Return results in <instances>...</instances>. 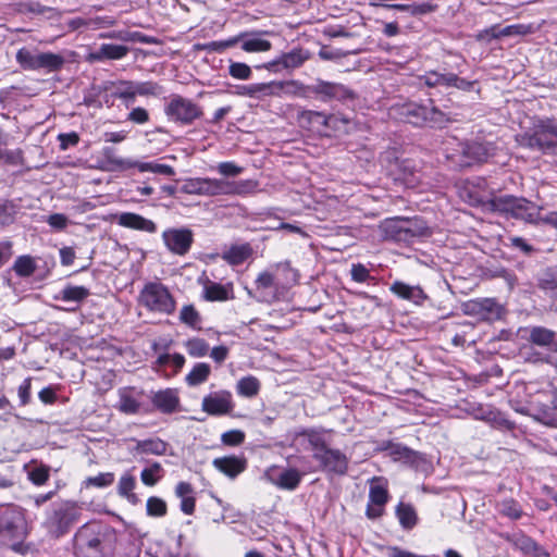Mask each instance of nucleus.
Returning a JSON list of instances; mask_svg holds the SVG:
<instances>
[{
    "label": "nucleus",
    "mask_w": 557,
    "mask_h": 557,
    "mask_svg": "<svg viewBox=\"0 0 557 557\" xmlns=\"http://www.w3.org/2000/svg\"><path fill=\"white\" fill-rule=\"evenodd\" d=\"M293 445L297 448L311 450L313 459L329 474L345 475L348 471V457L339 449L329 448L322 432L315 430L298 432Z\"/></svg>",
    "instance_id": "obj_1"
},
{
    "label": "nucleus",
    "mask_w": 557,
    "mask_h": 557,
    "mask_svg": "<svg viewBox=\"0 0 557 557\" xmlns=\"http://www.w3.org/2000/svg\"><path fill=\"white\" fill-rule=\"evenodd\" d=\"M114 534L107 524L89 522L81 527L74 537L77 557H109L113 549Z\"/></svg>",
    "instance_id": "obj_2"
},
{
    "label": "nucleus",
    "mask_w": 557,
    "mask_h": 557,
    "mask_svg": "<svg viewBox=\"0 0 557 557\" xmlns=\"http://www.w3.org/2000/svg\"><path fill=\"white\" fill-rule=\"evenodd\" d=\"M486 206L491 211L498 212L505 218H512L531 224L542 223V207L525 198L509 195L498 196L490 199Z\"/></svg>",
    "instance_id": "obj_3"
},
{
    "label": "nucleus",
    "mask_w": 557,
    "mask_h": 557,
    "mask_svg": "<svg viewBox=\"0 0 557 557\" xmlns=\"http://www.w3.org/2000/svg\"><path fill=\"white\" fill-rule=\"evenodd\" d=\"M518 141L522 147L557 154V121L554 117L537 120L529 132L519 136Z\"/></svg>",
    "instance_id": "obj_4"
},
{
    "label": "nucleus",
    "mask_w": 557,
    "mask_h": 557,
    "mask_svg": "<svg viewBox=\"0 0 557 557\" xmlns=\"http://www.w3.org/2000/svg\"><path fill=\"white\" fill-rule=\"evenodd\" d=\"M27 535V522L17 506L0 509V544L16 549Z\"/></svg>",
    "instance_id": "obj_5"
},
{
    "label": "nucleus",
    "mask_w": 557,
    "mask_h": 557,
    "mask_svg": "<svg viewBox=\"0 0 557 557\" xmlns=\"http://www.w3.org/2000/svg\"><path fill=\"white\" fill-rule=\"evenodd\" d=\"M81 516V507L71 500H60L47 511L45 525L50 534L60 537L67 533Z\"/></svg>",
    "instance_id": "obj_6"
},
{
    "label": "nucleus",
    "mask_w": 557,
    "mask_h": 557,
    "mask_svg": "<svg viewBox=\"0 0 557 557\" xmlns=\"http://www.w3.org/2000/svg\"><path fill=\"white\" fill-rule=\"evenodd\" d=\"M139 304L151 312L171 314L175 300L166 286L159 282L147 283L139 294Z\"/></svg>",
    "instance_id": "obj_7"
},
{
    "label": "nucleus",
    "mask_w": 557,
    "mask_h": 557,
    "mask_svg": "<svg viewBox=\"0 0 557 557\" xmlns=\"http://www.w3.org/2000/svg\"><path fill=\"white\" fill-rule=\"evenodd\" d=\"M403 116L414 126L442 127L449 117L443 111L430 104L407 103L401 109Z\"/></svg>",
    "instance_id": "obj_8"
},
{
    "label": "nucleus",
    "mask_w": 557,
    "mask_h": 557,
    "mask_svg": "<svg viewBox=\"0 0 557 557\" xmlns=\"http://www.w3.org/2000/svg\"><path fill=\"white\" fill-rule=\"evenodd\" d=\"M164 113L172 122L190 125L201 117L202 109L191 99L180 95H172L165 104Z\"/></svg>",
    "instance_id": "obj_9"
},
{
    "label": "nucleus",
    "mask_w": 557,
    "mask_h": 557,
    "mask_svg": "<svg viewBox=\"0 0 557 557\" xmlns=\"http://www.w3.org/2000/svg\"><path fill=\"white\" fill-rule=\"evenodd\" d=\"M103 156L109 170L111 171H125L128 169L137 168L140 172H151L165 176L175 175V170L168 164L158 162H139L133 159H124L114 153L112 148H106Z\"/></svg>",
    "instance_id": "obj_10"
},
{
    "label": "nucleus",
    "mask_w": 557,
    "mask_h": 557,
    "mask_svg": "<svg viewBox=\"0 0 557 557\" xmlns=\"http://www.w3.org/2000/svg\"><path fill=\"white\" fill-rule=\"evenodd\" d=\"M198 191L203 195H245L256 188L252 181L231 182L226 180L202 178L197 182Z\"/></svg>",
    "instance_id": "obj_11"
},
{
    "label": "nucleus",
    "mask_w": 557,
    "mask_h": 557,
    "mask_svg": "<svg viewBox=\"0 0 557 557\" xmlns=\"http://www.w3.org/2000/svg\"><path fill=\"white\" fill-rule=\"evenodd\" d=\"M311 94L324 102L339 101L346 103L356 98V94L349 87L334 82L318 79L309 87Z\"/></svg>",
    "instance_id": "obj_12"
},
{
    "label": "nucleus",
    "mask_w": 557,
    "mask_h": 557,
    "mask_svg": "<svg viewBox=\"0 0 557 557\" xmlns=\"http://www.w3.org/2000/svg\"><path fill=\"white\" fill-rule=\"evenodd\" d=\"M388 498L389 494L386 480L379 476L372 478L370 482L369 502L366 509V516L371 520L382 517Z\"/></svg>",
    "instance_id": "obj_13"
},
{
    "label": "nucleus",
    "mask_w": 557,
    "mask_h": 557,
    "mask_svg": "<svg viewBox=\"0 0 557 557\" xmlns=\"http://www.w3.org/2000/svg\"><path fill=\"white\" fill-rule=\"evenodd\" d=\"M162 239L165 247L175 255L185 256L193 243L194 234L189 228H168L162 233Z\"/></svg>",
    "instance_id": "obj_14"
},
{
    "label": "nucleus",
    "mask_w": 557,
    "mask_h": 557,
    "mask_svg": "<svg viewBox=\"0 0 557 557\" xmlns=\"http://www.w3.org/2000/svg\"><path fill=\"white\" fill-rule=\"evenodd\" d=\"M462 166H470L488 160L495 153V146L487 141H468L460 145Z\"/></svg>",
    "instance_id": "obj_15"
},
{
    "label": "nucleus",
    "mask_w": 557,
    "mask_h": 557,
    "mask_svg": "<svg viewBox=\"0 0 557 557\" xmlns=\"http://www.w3.org/2000/svg\"><path fill=\"white\" fill-rule=\"evenodd\" d=\"M201 407L203 411L211 416H223L233 410L234 404L231 393L221 391L205 396Z\"/></svg>",
    "instance_id": "obj_16"
},
{
    "label": "nucleus",
    "mask_w": 557,
    "mask_h": 557,
    "mask_svg": "<svg viewBox=\"0 0 557 557\" xmlns=\"http://www.w3.org/2000/svg\"><path fill=\"white\" fill-rule=\"evenodd\" d=\"M422 79L429 87L444 86L456 87L461 90H469L473 85L472 82L461 78L454 73H440L437 71L426 72Z\"/></svg>",
    "instance_id": "obj_17"
},
{
    "label": "nucleus",
    "mask_w": 557,
    "mask_h": 557,
    "mask_svg": "<svg viewBox=\"0 0 557 557\" xmlns=\"http://www.w3.org/2000/svg\"><path fill=\"white\" fill-rule=\"evenodd\" d=\"M465 312L483 320H495L500 318L502 307L492 298H483L466 302Z\"/></svg>",
    "instance_id": "obj_18"
},
{
    "label": "nucleus",
    "mask_w": 557,
    "mask_h": 557,
    "mask_svg": "<svg viewBox=\"0 0 557 557\" xmlns=\"http://www.w3.org/2000/svg\"><path fill=\"white\" fill-rule=\"evenodd\" d=\"M389 290L398 298L412 302L416 306H423L429 299V296L420 285H409L403 281L393 282Z\"/></svg>",
    "instance_id": "obj_19"
},
{
    "label": "nucleus",
    "mask_w": 557,
    "mask_h": 557,
    "mask_svg": "<svg viewBox=\"0 0 557 557\" xmlns=\"http://www.w3.org/2000/svg\"><path fill=\"white\" fill-rule=\"evenodd\" d=\"M198 282L203 287L202 297L207 301H225L232 298V284L222 285L212 282L208 276L199 277Z\"/></svg>",
    "instance_id": "obj_20"
},
{
    "label": "nucleus",
    "mask_w": 557,
    "mask_h": 557,
    "mask_svg": "<svg viewBox=\"0 0 557 557\" xmlns=\"http://www.w3.org/2000/svg\"><path fill=\"white\" fill-rule=\"evenodd\" d=\"M403 243L405 244H411L418 238H424L432 235L431 228L420 216L403 219Z\"/></svg>",
    "instance_id": "obj_21"
},
{
    "label": "nucleus",
    "mask_w": 557,
    "mask_h": 557,
    "mask_svg": "<svg viewBox=\"0 0 557 557\" xmlns=\"http://www.w3.org/2000/svg\"><path fill=\"white\" fill-rule=\"evenodd\" d=\"M153 406L162 413H173L180 408V396L176 389L165 388L156 392L151 397Z\"/></svg>",
    "instance_id": "obj_22"
},
{
    "label": "nucleus",
    "mask_w": 557,
    "mask_h": 557,
    "mask_svg": "<svg viewBox=\"0 0 557 557\" xmlns=\"http://www.w3.org/2000/svg\"><path fill=\"white\" fill-rule=\"evenodd\" d=\"M394 460L418 467L424 461L423 455L399 443L387 442L384 447Z\"/></svg>",
    "instance_id": "obj_23"
},
{
    "label": "nucleus",
    "mask_w": 557,
    "mask_h": 557,
    "mask_svg": "<svg viewBox=\"0 0 557 557\" xmlns=\"http://www.w3.org/2000/svg\"><path fill=\"white\" fill-rule=\"evenodd\" d=\"M117 224L126 228L147 232L150 234L156 233L158 230L157 224L153 221L133 212H123L119 214Z\"/></svg>",
    "instance_id": "obj_24"
},
{
    "label": "nucleus",
    "mask_w": 557,
    "mask_h": 557,
    "mask_svg": "<svg viewBox=\"0 0 557 557\" xmlns=\"http://www.w3.org/2000/svg\"><path fill=\"white\" fill-rule=\"evenodd\" d=\"M212 465L220 472L224 473L231 479H234L246 470L247 461L244 457L225 456L215 458Z\"/></svg>",
    "instance_id": "obj_25"
},
{
    "label": "nucleus",
    "mask_w": 557,
    "mask_h": 557,
    "mask_svg": "<svg viewBox=\"0 0 557 557\" xmlns=\"http://www.w3.org/2000/svg\"><path fill=\"white\" fill-rule=\"evenodd\" d=\"M125 45L103 44L97 50L89 53L90 61L120 60L128 53Z\"/></svg>",
    "instance_id": "obj_26"
},
{
    "label": "nucleus",
    "mask_w": 557,
    "mask_h": 557,
    "mask_svg": "<svg viewBox=\"0 0 557 557\" xmlns=\"http://www.w3.org/2000/svg\"><path fill=\"white\" fill-rule=\"evenodd\" d=\"M395 515L404 530H412L419 521L414 507L409 503L400 502L395 508Z\"/></svg>",
    "instance_id": "obj_27"
},
{
    "label": "nucleus",
    "mask_w": 557,
    "mask_h": 557,
    "mask_svg": "<svg viewBox=\"0 0 557 557\" xmlns=\"http://www.w3.org/2000/svg\"><path fill=\"white\" fill-rule=\"evenodd\" d=\"M252 255V248L249 244L232 245L227 250L223 251L222 258L232 265L244 263Z\"/></svg>",
    "instance_id": "obj_28"
},
{
    "label": "nucleus",
    "mask_w": 557,
    "mask_h": 557,
    "mask_svg": "<svg viewBox=\"0 0 557 557\" xmlns=\"http://www.w3.org/2000/svg\"><path fill=\"white\" fill-rule=\"evenodd\" d=\"M194 488L188 482H180L175 487V495L181 498V510L186 515L195 511L196 499L193 496Z\"/></svg>",
    "instance_id": "obj_29"
},
{
    "label": "nucleus",
    "mask_w": 557,
    "mask_h": 557,
    "mask_svg": "<svg viewBox=\"0 0 557 557\" xmlns=\"http://www.w3.org/2000/svg\"><path fill=\"white\" fill-rule=\"evenodd\" d=\"M530 416L540 423L549 426L557 428V410L554 406L540 405L533 406L530 409Z\"/></svg>",
    "instance_id": "obj_30"
},
{
    "label": "nucleus",
    "mask_w": 557,
    "mask_h": 557,
    "mask_svg": "<svg viewBox=\"0 0 557 557\" xmlns=\"http://www.w3.org/2000/svg\"><path fill=\"white\" fill-rule=\"evenodd\" d=\"M89 295V289L84 286L66 285L58 295L54 296V299L65 302H75L78 305Z\"/></svg>",
    "instance_id": "obj_31"
},
{
    "label": "nucleus",
    "mask_w": 557,
    "mask_h": 557,
    "mask_svg": "<svg viewBox=\"0 0 557 557\" xmlns=\"http://www.w3.org/2000/svg\"><path fill=\"white\" fill-rule=\"evenodd\" d=\"M380 230L384 239L403 243V219H387L381 224Z\"/></svg>",
    "instance_id": "obj_32"
},
{
    "label": "nucleus",
    "mask_w": 557,
    "mask_h": 557,
    "mask_svg": "<svg viewBox=\"0 0 557 557\" xmlns=\"http://www.w3.org/2000/svg\"><path fill=\"white\" fill-rule=\"evenodd\" d=\"M330 116L318 111H301L298 115L299 124L302 127L320 131L321 126H326Z\"/></svg>",
    "instance_id": "obj_33"
},
{
    "label": "nucleus",
    "mask_w": 557,
    "mask_h": 557,
    "mask_svg": "<svg viewBox=\"0 0 557 557\" xmlns=\"http://www.w3.org/2000/svg\"><path fill=\"white\" fill-rule=\"evenodd\" d=\"M274 275L269 272L260 273L256 280L257 290L262 300L269 301L270 298H275L276 286L274 283Z\"/></svg>",
    "instance_id": "obj_34"
},
{
    "label": "nucleus",
    "mask_w": 557,
    "mask_h": 557,
    "mask_svg": "<svg viewBox=\"0 0 557 557\" xmlns=\"http://www.w3.org/2000/svg\"><path fill=\"white\" fill-rule=\"evenodd\" d=\"M37 61V71L46 72L59 71L65 63L63 55L52 52H39Z\"/></svg>",
    "instance_id": "obj_35"
},
{
    "label": "nucleus",
    "mask_w": 557,
    "mask_h": 557,
    "mask_svg": "<svg viewBox=\"0 0 557 557\" xmlns=\"http://www.w3.org/2000/svg\"><path fill=\"white\" fill-rule=\"evenodd\" d=\"M506 540L510 542L516 548L520 549L527 555L536 556L541 550L540 545L533 539L525 535L524 533L507 536Z\"/></svg>",
    "instance_id": "obj_36"
},
{
    "label": "nucleus",
    "mask_w": 557,
    "mask_h": 557,
    "mask_svg": "<svg viewBox=\"0 0 557 557\" xmlns=\"http://www.w3.org/2000/svg\"><path fill=\"white\" fill-rule=\"evenodd\" d=\"M168 443L160 438H149L138 441L136 451L138 454L163 456L166 454Z\"/></svg>",
    "instance_id": "obj_37"
},
{
    "label": "nucleus",
    "mask_w": 557,
    "mask_h": 557,
    "mask_svg": "<svg viewBox=\"0 0 557 557\" xmlns=\"http://www.w3.org/2000/svg\"><path fill=\"white\" fill-rule=\"evenodd\" d=\"M536 29L533 28L532 25H508L505 27H500L499 25H494L488 29L484 30L483 35H528L531 33H535Z\"/></svg>",
    "instance_id": "obj_38"
},
{
    "label": "nucleus",
    "mask_w": 557,
    "mask_h": 557,
    "mask_svg": "<svg viewBox=\"0 0 557 557\" xmlns=\"http://www.w3.org/2000/svg\"><path fill=\"white\" fill-rule=\"evenodd\" d=\"M211 374V367L206 362H198L186 375L185 381L188 386H198L205 383Z\"/></svg>",
    "instance_id": "obj_39"
},
{
    "label": "nucleus",
    "mask_w": 557,
    "mask_h": 557,
    "mask_svg": "<svg viewBox=\"0 0 557 557\" xmlns=\"http://www.w3.org/2000/svg\"><path fill=\"white\" fill-rule=\"evenodd\" d=\"M135 486L136 479L129 473H124L120 478L117 484V493L120 494V496L125 497L129 503L135 505L138 503V497L136 496V494L133 493Z\"/></svg>",
    "instance_id": "obj_40"
},
{
    "label": "nucleus",
    "mask_w": 557,
    "mask_h": 557,
    "mask_svg": "<svg viewBox=\"0 0 557 557\" xmlns=\"http://www.w3.org/2000/svg\"><path fill=\"white\" fill-rule=\"evenodd\" d=\"M164 475V469L160 462L153 461L144 468L140 473L141 482L147 486H154Z\"/></svg>",
    "instance_id": "obj_41"
},
{
    "label": "nucleus",
    "mask_w": 557,
    "mask_h": 557,
    "mask_svg": "<svg viewBox=\"0 0 557 557\" xmlns=\"http://www.w3.org/2000/svg\"><path fill=\"white\" fill-rule=\"evenodd\" d=\"M38 54L36 49L22 48L16 53V61L23 70L37 71Z\"/></svg>",
    "instance_id": "obj_42"
},
{
    "label": "nucleus",
    "mask_w": 557,
    "mask_h": 557,
    "mask_svg": "<svg viewBox=\"0 0 557 557\" xmlns=\"http://www.w3.org/2000/svg\"><path fill=\"white\" fill-rule=\"evenodd\" d=\"M20 206L14 200L0 199V226H7L14 222Z\"/></svg>",
    "instance_id": "obj_43"
},
{
    "label": "nucleus",
    "mask_w": 557,
    "mask_h": 557,
    "mask_svg": "<svg viewBox=\"0 0 557 557\" xmlns=\"http://www.w3.org/2000/svg\"><path fill=\"white\" fill-rule=\"evenodd\" d=\"M260 382L252 375L242 377L236 385L238 395L243 397L251 398L259 393Z\"/></svg>",
    "instance_id": "obj_44"
},
{
    "label": "nucleus",
    "mask_w": 557,
    "mask_h": 557,
    "mask_svg": "<svg viewBox=\"0 0 557 557\" xmlns=\"http://www.w3.org/2000/svg\"><path fill=\"white\" fill-rule=\"evenodd\" d=\"M180 321L194 330H201V315L194 305H185L180 311Z\"/></svg>",
    "instance_id": "obj_45"
},
{
    "label": "nucleus",
    "mask_w": 557,
    "mask_h": 557,
    "mask_svg": "<svg viewBox=\"0 0 557 557\" xmlns=\"http://www.w3.org/2000/svg\"><path fill=\"white\" fill-rule=\"evenodd\" d=\"M117 409L126 414H136L139 412L140 403L131 394L129 391L122 389L120 391Z\"/></svg>",
    "instance_id": "obj_46"
},
{
    "label": "nucleus",
    "mask_w": 557,
    "mask_h": 557,
    "mask_svg": "<svg viewBox=\"0 0 557 557\" xmlns=\"http://www.w3.org/2000/svg\"><path fill=\"white\" fill-rule=\"evenodd\" d=\"M498 512L511 520H518L522 517V508L520 504L513 498H505L497 505Z\"/></svg>",
    "instance_id": "obj_47"
},
{
    "label": "nucleus",
    "mask_w": 557,
    "mask_h": 557,
    "mask_svg": "<svg viewBox=\"0 0 557 557\" xmlns=\"http://www.w3.org/2000/svg\"><path fill=\"white\" fill-rule=\"evenodd\" d=\"M185 348L189 356L194 358H202L208 355L210 347L209 344L199 337H193L186 341Z\"/></svg>",
    "instance_id": "obj_48"
},
{
    "label": "nucleus",
    "mask_w": 557,
    "mask_h": 557,
    "mask_svg": "<svg viewBox=\"0 0 557 557\" xmlns=\"http://www.w3.org/2000/svg\"><path fill=\"white\" fill-rule=\"evenodd\" d=\"M307 59H309L308 51L295 49L281 55V65L294 69L300 66Z\"/></svg>",
    "instance_id": "obj_49"
},
{
    "label": "nucleus",
    "mask_w": 557,
    "mask_h": 557,
    "mask_svg": "<svg viewBox=\"0 0 557 557\" xmlns=\"http://www.w3.org/2000/svg\"><path fill=\"white\" fill-rule=\"evenodd\" d=\"M481 414L479 416L480 419L490 421L498 426L511 430L513 429L515 424L506 419L502 412L492 410L490 408L487 409H481Z\"/></svg>",
    "instance_id": "obj_50"
},
{
    "label": "nucleus",
    "mask_w": 557,
    "mask_h": 557,
    "mask_svg": "<svg viewBox=\"0 0 557 557\" xmlns=\"http://www.w3.org/2000/svg\"><path fill=\"white\" fill-rule=\"evenodd\" d=\"M13 269L18 276L27 277L35 272L36 263L30 256H21L15 260Z\"/></svg>",
    "instance_id": "obj_51"
},
{
    "label": "nucleus",
    "mask_w": 557,
    "mask_h": 557,
    "mask_svg": "<svg viewBox=\"0 0 557 557\" xmlns=\"http://www.w3.org/2000/svg\"><path fill=\"white\" fill-rule=\"evenodd\" d=\"M300 274L289 262L281 263V287H292L299 282Z\"/></svg>",
    "instance_id": "obj_52"
},
{
    "label": "nucleus",
    "mask_w": 557,
    "mask_h": 557,
    "mask_svg": "<svg viewBox=\"0 0 557 557\" xmlns=\"http://www.w3.org/2000/svg\"><path fill=\"white\" fill-rule=\"evenodd\" d=\"M147 515L150 517H164L168 512L166 503L157 496H151L146 504Z\"/></svg>",
    "instance_id": "obj_53"
},
{
    "label": "nucleus",
    "mask_w": 557,
    "mask_h": 557,
    "mask_svg": "<svg viewBox=\"0 0 557 557\" xmlns=\"http://www.w3.org/2000/svg\"><path fill=\"white\" fill-rule=\"evenodd\" d=\"M554 332L545 327H533L530 333V341L540 346H548L554 341Z\"/></svg>",
    "instance_id": "obj_54"
},
{
    "label": "nucleus",
    "mask_w": 557,
    "mask_h": 557,
    "mask_svg": "<svg viewBox=\"0 0 557 557\" xmlns=\"http://www.w3.org/2000/svg\"><path fill=\"white\" fill-rule=\"evenodd\" d=\"M539 286L541 289L548 293L550 297L557 299V272H545L540 278Z\"/></svg>",
    "instance_id": "obj_55"
},
{
    "label": "nucleus",
    "mask_w": 557,
    "mask_h": 557,
    "mask_svg": "<svg viewBox=\"0 0 557 557\" xmlns=\"http://www.w3.org/2000/svg\"><path fill=\"white\" fill-rule=\"evenodd\" d=\"M302 473L294 468L281 472V488L294 490L298 486Z\"/></svg>",
    "instance_id": "obj_56"
},
{
    "label": "nucleus",
    "mask_w": 557,
    "mask_h": 557,
    "mask_svg": "<svg viewBox=\"0 0 557 557\" xmlns=\"http://www.w3.org/2000/svg\"><path fill=\"white\" fill-rule=\"evenodd\" d=\"M356 52H357L356 50H344L341 48H335L333 46H322L319 51V55L323 60L337 61L350 53H356Z\"/></svg>",
    "instance_id": "obj_57"
},
{
    "label": "nucleus",
    "mask_w": 557,
    "mask_h": 557,
    "mask_svg": "<svg viewBox=\"0 0 557 557\" xmlns=\"http://www.w3.org/2000/svg\"><path fill=\"white\" fill-rule=\"evenodd\" d=\"M156 363L160 367L172 366L175 372L180 371L185 364V357L181 354H162L158 357Z\"/></svg>",
    "instance_id": "obj_58"
},
{
    "label": "nucleus",
    "mask_w": 557,
    "mask_h": 557,
    "mask_svg": "<svg viewBox=\"0 0 557 557\" xmlns=\"http://www.w3.org/2000/svg\"><path fill=\"white\" fill-rule=\"evenodd\" d=\"M114 482V474L112 472H103L99 473L95 476H88L84 481V485L86 487L95 486V487H107L110 486Z\"/></svg>",
    "instance_id": "obj_59"
},
{
    "label": "nucleus",
    "mask_w": 557,
    "mask_h": 557,
    "mask_svg": "<svg viewBox=\"0 0 557 557\" xmlns=\"http://www.w3.org/2000/svg\"><path fill=\"white\" fill-rule=\"evenodd\" d=\"M271 47V44L268 40H263L259 37H253L249 40L243 42L242 48L247 52H259L267 51Z\"/></svg>",
    "instance_id": "obj_60"
},
{
    "label": "nucleus",
    "mask_w": 557,
    "mask_h": 557,
    "mask_svg": "<svg viewBox=\"0 0 557 557\" xmlns=\"http://www.w3.org/2000/svg\"><path fill=\"white\" fill-rule=\"evenodd\" d=\"M112 95L120 99L133 100L135 98L134 83L133 82H121Z\"/></svg>",
    "instance_id": "obj_61"
},
{
    "label": "nucleus",
    "mask_w": 557,
    "mask_h": 557,
    "mask_svg": "<svg viewBox=\"0 0 557 557\" xmlns=\"http://www.w3.org/2000/svg\"><path fill=\"white\" fill-rule=\"evenodd\" d=\"M28 478L35 485H42L49 479V468L46 466L34 467L29 470Z\"/></svg>",
    "instance_id": "obj_62"
},
{
    "label": "nucleus",
    "mask_w": 557,
    "mask_h": 557,
    "mask_svg": "<svg viewBox=\"0 0 557 557\" xmlns=\"http://www.w3.org/2000/svg\"><path fill=\"white\" fill-rule=\"evenodd\" d=\"M245 441V433L239 430H231L224 432L221 436V442L227 446H238Z\"/></svg>",
    "instance_id": "obj_63"
},
{
    "label": "nucleus",
    "mask_w": 557,
    "mask_h": 557,
    "mask_svg": "<svg viewBox=\"0 0 557 557\" xmlns=\"http://www.w3.org/2000/svg\"><path fill=\"white\" fill-rule=\"evenodd\" d=\"M352 281L357 283H364L372 278L370 271L362 263H354L350 269Z\"/></svg>",
    "instance_id": "obj_64"
}]
</instances>
